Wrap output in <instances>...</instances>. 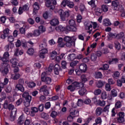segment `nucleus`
Segmentation results:
<instances>
[{
    "label": "nucleus",
    "mask_w": 125,
    "mask_h": 125,
    "mask_svg": "<svg viewBox=\"0 0 125 125\" xmlns=\"http://www.w3.org/2000/svg\"><path fill=\"white\" fill-rule=\"evenodd\" d=\"M10 2L15 6L18 5V1L17 0H11Z\"/></svg>",
    "instance_id": "nucleus-58"
},
{
    "label": "nucleus",
    "mask_w": 125,
    "mask_h": 125,
    "mask_svg": "<svg viewBox=\"0 0 125 125\" xmlns=\"http://www.w3.org/2000/svg\"><path fill=\"white\" fill-rule=\"evenodd\" d=\"M59 15H60L61 19L62 21H65L66 20V17H69V11H65V12L63 10H59L58 11Z\"/></svg>",
    "instance_id": "nucleus-6"
},
{
    "label": "nucleus",
    "mask_w": 125,
    "mask_h": 125,
    "mask_svg": "<svg viewBox=\"0 0 125 125\" xmlns=\"http://www.w3.org/2000/svg\"><path fill=\"white\" fill-rule=\"evenodd\" d=\"M101 92H102V91H101V89H96L94 91V93L95 95H99L100 94H101Z\"/></svg>",
    "instance_id": "nucleus-48"
},
{
    "label": "nucleus",
    "mask_w": 125,
    "mask_h": 125,
    "mask_svg": "<svg viewBox=\"0 0 125 125\" xmlns=\"http://www.w3.org/2000/svg\"><path fill=\"white\" fill-rule=\"evenodd\" d=\"M24 122H25V118H24V116L21 115L18 120V125H23Z\"/></svg>",
    "instance_id": "nucleus-25"
},
{
    "label": "nucleus",
    "mask_w": 125,
    "mask_h": 125,
    "mask_svg": "<svg viewBox=\"0 0 125 125\" xmlns=\"http://www.w3.org/2000/svg\"><path fill=\"white\" fill-rule=\"evenodd\" d=\"M1 60L3 63L1 65L0 71L3 75H7L9 71L8 68L10 67L8 64L9 61L7 58H4L3 57L1 58Z\"/></svg>",
    "instance_id": "nucleus-2"
},
{
    "label": "nucleus",
    "mask_w": 125,
    "mask_h": 125,
    "mask_svg": "<svg viewBox=\"0 0 125 125\" xmlns=\"http://www.w3.org/2000/svg\"><path fill=\"white\" fill-rule=\"evenodd\" d=\"M114 44L115 48H116V49H117V50H120V49H121V43H120L119 42H118L117 41H115Z\"/></svg>",
    "instance_id": "nucleus-36"
},
{
    "label": "nucleus",
    "mask_w": 125,
    "mask_h": 125,
    "mask_svg": "<svg viewBox=\"0 0 125 125\" xmlns=\"http://www.w3.org/2000/svg\"><path fill=\"white\" fill-rule=\"evenodd\" d=\"M13 47H14V44L13 43H9L5 46V49L6 51H9L10 48L12 49Z\"/></svg>",
    "instance_id": "nucleus-23"
},
{
    "label": "nucleus",
    "mask_w": 125,
    "mask_h": 125,
    "mask_svg": "<svg viewBox=\"0 0 125 125\" xmlns=\"http://www.w3.org/2000/svg\"><path fill=\"white\" fill-rule=\"evenodd\" d=\"M81 80L82 81V83H86L87 82V78H86V76L84 74H83L81 76Z\"/></svg>",
    "instance_id": "nucleus-41"
},
{
    "label": "nucleus",
    "mask_w": 125,
    "mask_h": 125,
    "mask_svg": "<svg viewBox=\"0 0 125 125\" xmlns=\"http://www.w3.org/2000/svg\"><path fill=\"white\" fill-rule=\"evenodd\" d=\"M22 97H23V98H25V99H29V97H32L31 96H30L28 91H25L24 92L22 95Z\"/></svg>",
    "instance_id": "nucleus-28"
},
{
    "label": "nucleus",
    "mask_w": 125,
    "mask_h": 125,
    "mask_svg": "<svg viewBox=\"0 0 125 125\" xmlns=\"http://www.w3.org/2000/svg\"><path fill=\"white\" fill-rule=\"evenodd\" d=\"M102 108L101 107H97L96 109V116H99L102 114Z\"/></svg>",
    "instance_id": "nucleus-30"
},
{
    "label": "nucleus",
    "mask_w": 125,
    "mask_h": 125,
    "mask_svg": "<svg viewBox=\"0 0 125 125\" xmlns=\"http://www.w3.org/2000/svg\"><path fill=\"white\" fill-rule=\"evenodd\" d=\"M105 90L106 91H111V85L109 84L106 83L105 86Z\"/></svg>",
    "instance_id": "nucleus-60"
},
{
    "label": "nucleus",
    "mask_w": 125,
    "mask_h": 125,
    "mask_svg": "<svg viewBox=\"0 0 125 125\" xmlns=\"http://www.w3.org/2000/svg\"><path fill=\"white\" fill-rule=\"evenodd\" d=\"M38 30L39 31V32H40V34H42L45 32V27L42 25H41L39 27V29Z\"/></svg>",
    "instance_id": "nucleus-39"
},
{
    "label": "nucleus",
    "mask_w": 125,
    "mask_h": 125,
    "mask_svg": "<svg viewBox=\"0 0 125 125\" xmlns=\"http://www.w3.org/2000/svg\"><path fill=\"white\" fill-rule=\"evenodd\" d=\"M46 39L43 40V42L41 43L39 45L40 48H46L47 46V42Z\"/></svg>",
    "instance_id": "nucleus-22"
},
{
    "label": "nucleus",
    "mask_w": 125,
    "mask_h": 125,
    "mask_svg": "<svg viewBox=\"0 0 125 125\" xmlns=\"http://www.w3.org/2000/svg\"><path fill=\"white\" fill-rule=\"evenodd\" d=\"M31 111H30V116L31 117H34L35 116V113H38L39 112V108L36 107H31Z\"/></svg>",
    "instance_id": "nucleus-14"
},
{
    "label": "nucleus",
    "mask_w": 125,
    "mask_h": 125,
    "mask_svg": "<svg viewBox=\"0 0 125 125\" xmlns=\"http://www.w3.org/2000/svg\"><path fill=\"white\" fill-rule=\"evenodd\" d=\"M121 107H122V103H121L120 101H118L115 104V108L119 109V108H121Z\"/></svg>",
    "instance_id": "nucleus-54"
},
{
    "label": "nucleus",
    "mask_w": 125,
    "mask_h": 125,
    "mask_svg": "<svg viewBox=\"0 0 125 125\" xmlns=\"http://www.w3.org/2000/svg\"><path fill=\"white\" fill-rule=\"evenodd\" d=\"M78 63H79V61H74L70 63V67H74L75 66H77V64H78Z\"/></svg>",
    "instance_id": "nucleus-46"
},
{
    "label": "nucleus",
    "mask_w": 125,
    "mask_h": 125,
    "mask_svg": "<svg viewBox=\"0 0 125 125\" xmlns=\"http://www.w3.org/2000/svg\"><path fill=\"white\" fill-rule=\"evenodd\" d=\"M103 24L104 26H110L111 25V22L108 19H105L103 21Z\"/></svg>",
    "instance_id": "nucleus-34"
},
{
    "label": "nucleus",
    "mask_w": 125,
    "mask_h": 125,
    "mask_svg": "<svg viewBox=\"0 0 125 125\" xmlns=\"http://www.w3.org/2000/svg\"><path fill=\"white\" fill-rule=\"evenodd\" d=\"M51 106V104H50V102H48L45 103L44 105V107L45 109H49L50 108V106Z\"/></svg>",
    "instance_id": "nucleus-59"
},
{
    "label": "nucleus",
    "mask_w": 125,
    "mask_h": 125,
    "mask_svg": "<svg viewBox=\"0 0 125 125\" xmlns=\"http://www.w3.org/2000/svg\"><path fill=\"white\" fill-rule=\"evenodd\" d=\"M83 86H84V84H83V83H79L75 82L72 83V84L69 85L67 87V89H68V90H70L72 92L73 91H75L76 89H78V87H83Z\"/></svg>",
    "instance_id": "nucleus-3"
},
{
    "label": "nucleus",
    "mask_w": 125,
    "mask_h": 125,
    "mask_svg": "<svg viewBox=\"0 0 125 125\" xmlns=\"http://www.w3.org/2000/svg\"><path fill=\"white\" fill-rule=\"evenodd\" d=\"M78 93L80 96H83L86 94V89L85 88L82 87L78 91Z\"/></svg>",
    "instance_id": "nucleus-15"
},
{
    "label": "nucleus",
    "mask_w": 125,
    "mask_h": 125,
    "mask_svg": "<svg viewBox=\"0 0 125 125\" xmlns=\"http://www.w3.org/2000/svg\"><path fill=\"white\" fill-rule=\"evenodd\" d=\"M70 115L67 117L68 122H73L74 117H78L79 116V111H76L75 108H71L70 110Z\"/></svg>",
    "instance_id": "nucleus-5"
},
{
    "label": "nucleus",
    "mask_w": 125,
    "mask_h": 125,
    "mask_svg": "<svg viewBox=\"0 0 125 125\" xmlns=\"http://www.w3.org/2000/svg\"><path fill=\"white\" fill-rule=\"evenodd\" d=\"M84 103L86 104V105H90L91 104V100L89 99H86L84 101Z\"/></svg>",
    "instance_id": "nucleus-52"
},
{
    "label": "nucleus",
    "mask_w": 125,
    "mask_h": 125,
    "mask_svg": "<svg viewBox=\"0 0 125 125\" xmlns=\"http://www.w3.org/2000/svg\"><path fill=\"white\" fill-rule=\"evenodd\" d=\"M92 25L94 29H96L97 27V23L96 22H88L85 23V28L86 30H90V28H92Z\"/></svg>",
    "instance_id": "nucleus-7"
},
{
    "label": "nucleus",
    "mask_w": 125,
    "mask_h": 125,
    "mask_svg": "<svg viewBox=\"0 0 125 125\" xmlns=\"http://www.w3.org/2000/svg\"><path fill=\"white\" fill-rule=\"evenodd\" d=\"M83 103H84V101L83 100L81 99H78V101L77 102L78 106H82Z\"/></svg>",
    "instance_id": "nucleus-53"
},
{
    "label": "nucleus",
    "mask_w": 125,
    "mask_h": 125,
    "mask_svg": "<svg viewBox=\"0 0 125 125\" xmlns=\"http://www.w3.org/2000/svg\"><path fill=\"white\" fill-rule=\"evenodd\" d=\"M74 2L68 0V2L67 3V6H68V7H70V8H73L74 7Z\"/></svg>",
    "instance_id": "nucleus-56"
},
{
    "label": "nucleus",
    "mask_w": 125,
    "mask_h": 125,
    "mask_svg": "<svg viewBox=\"0 0 125 125\" xmlns=\"http://www.w3.org/2000/svg\"><path fill=\"white\" fill-rule=\"evenodd\" d=\"M54 69V65L53 63H50L49 67L46 70L47 73H51V71Z\"/></svg>",
    "instance_id": "nucleus-32"
},
{
    "label": "nucleus",
    "mask_w": 125,
    "mask_h": 125,
    "mask_svg": "<svg viewBox=\"0 0 125 125\" xmlns=\"http://www.w3.org/2000/svg\"><path fill=\"white\" fill-rule=\"evenodd\" d=\"M118 86H120V87L123 85V80L122 78L121 80H118L117 82Z\"/></svg>",
    "instance_id": "nucleus-57"
},
{
    "label": "nucleus",
    "mask_w": 125,
    "mask_h": 125,
    "mask_svg": "<svg viewBox=\"0 0 125 125\" xmlns=\"http://www.w3.org/2000/svg\"><path fill=\"white\" fill-rule=\"evenodd\" d=\"M96 79H101L102 78V73L100 72H96L95 74Z\"/></svg>",
    "instance_id": "nucleus-42"
},
{
    "label": "nucleus",
    "mask_w": 125,
    "mask_h": 125,
    "mask_svg": "<svg viewBox=\"0 0 125 125\" xmlns=\"http://www.w3.org/2000/svg\"><path fill=\"white\" fill-rule=\"evenodd\" d=\"M124 36L125 33H124V32H121L120 34H117L116 36V38H117V39H118V40H120V39L124 38Z\"/></svg>",
    "instance_id": "nucleus-43"
},
{
    "label": "nucleus",
    "mask_w": 125,
    "mask_h": 125,
    "mask_svg": "<svg viewBox=\"0 0 125 125\" xmlns=\"http://www.w3.org/2000/svg\"><path fill=\"white\" fill-rule=\"evenodd\" d=\"M111 93L113 97H116L117 96V91L115 89H113L111 91Z\"/></svg>",
    "instance_id": "nucleus-62"
},
{
    "label": "nucleus",
    "mask_w": 125,
    "mask_h": 125,
    "mask_svg": "<svg viewBox=\"0 0 125 125\" xmlns=\"http://www.w3.org/2000/svg\"><path fill=\"white\" fill-rule=\"evenodd\" d=\"M69 26H66L67 31L68 32H77V27H76V22L74 20H70L68 21Z\"/></svg>",
    "instance_id": "nucleus-4"
},
{
    "label": "nucleus",
    "mask_w": 125,
    "mask_h": 125,
    "mask_svg": "<svg viewBox=\"0 0 125 125\" xmlns=\"http://www.w3.org/2000/svg\"><path fill=\"white\" fill-rule=\"evenodd\" d=\"M57 56V52L55 51H53L50 54V57H51V59L53 60V59H55Z\"/></svg>",
    "instance_id": "nucleus-31"
},
{
    "label": "nucleus",
    "mask_w": 125,
    "mask_h": 125,
    "mask_svg": "<svg viewBox=\"0 0 125 125\" xmlns=\"http://www.w3.org/2000/svg\"><path fill=\"white\" fill-rule=\"evenodd\" d=\"M102 99L105 100L107 98V93L105 91H103L101 94Z\"/></svg>",
    "instance_id": "nucleus-44"
},
{
    "label": "nucleus",
    "mask_w": 125,
    "mask_h": 125,
    "mask_svg": "<svg viewBox=\"0 0 125 125\" xmlns=\"http://www.w3.org/2000/svg\"><path fill=\"white\" fill-rule=\"evenodd\" d=\"M51 78L50 77H46V78H44L42 81H43L46 84H50L51 83Z\"/></svg>",
    "instance_id": "nucleus-24"
},
{
    "label": "nucleus",
    "mask_w": 125,
    "mask_h": 125,
    "mask_svg": "<svg viewBox=\"0 0 125 125\" xmlns=\"http://www.w3.org/2000/svg\"><path fill=\"white\" fill-rule=\"evenodd\" d=\"M97 59V55L95 54H93L91 56V60L92 61H96V60Z\"/></svg>",
    "instance_id": "nucleus-49"
},
{
    "label": "nucleus",
    "mask_w": 125,
    "mask_h": 125,
    "mask_svg": "<svg viewBox=\"0 0 125 125\" xmlns=\"http://www.w3.org/2000/svg\"><path fill=\"white\" fill-rule=\"evenodd\" d=\"M63 41L65 43L63 42V38H59L58 40V43L59 47H64L65 45L66 47H72L75 46L76 42V39L74 37L65 36L63 38Z\"/></svg>",
    "instance_id": "nucleus-1"
},
{
    "label": "nucleus",
    "mask_w": 125,
    "mask_h": 125,
    "mask_svg": "<svg viewBox=\"0 0 125 125\" xmlns=\"http://www.w3.org/2000/svg\"><path fill=\"white\" fill-rule=\"evenodd\" d=\"M102 9L104 12H107L108 11V6L106 5H103L102 6Z\"/></svg>",
    "instance_id": "nucleus-50"
},
{
    "label": "nucleus",
    "mask_w": 125,
    "mask_h": 125,
    "mask_svg": "<svg viewBox=\"0 0 125 125\" xmlns=\"http://www.w3.org/2000/svg\"><path fill=\"white\" fill-rule=\"evenodd\" d=\"M17 112V109L14 108L11 110V115H10V120L12 122H13L15 120V117H16V114Z\"/></svg>",
    "instance_id": "nucleus-11"
},
{
    "label": "nucleus",
    "mask_w": 125,
    "mask_h": 125,
    "mask_svg": "<svg viewBox=\"0 0 125 125\" xmlns=\"http://www.w3.org/2000/svg\"><path fill=\"white\" fill-rule=\"evenodd\" d=\"M20 74L19 73L15 74V75H13V80H18L19 78H20Z\"/></svg>",
    "instance_id": "nucleus-55"
},
{
    "label": "nucleus",
    "mask_w": 125,
    "mask_h": 125,
    "mask_svg": "<svg viewBox=\"0 0 125 125\" xmlns=\"http://www.w3.org/2000/svg\"><path fill=\"white\" fill-rule=\"evenodd\" d=\"M40 90L41 92H43V94L45 96H47L49 94V91L47 89V86H46V85L41 86Z\"/></svg>",
    "instance_id": "nucleus-10"
},
{
    "label": "nucleus",
    "mask_w": 125,
    "mask_h": 125,
    "mask_svg": "<svg viewBox=\"0 0 125 125\" xmlns=\"http://www.w3.org/2000/svg\"><path fill=\"white\" fill-rule=\"evenodd\" d=\"M35 53V50L33 48H29L27 51V54L29 55H34Z\"/></svg>",
    "instance_id": "nucleus-35"
},
{
    "label": "nucleus",
    "mask_w": 125,
    "mask_h": 125,
    "mask_svg": "<svg viewBox=\"0 0 125 125\" xmlns=\"http://www.w3.org/2000/svg\"><path fill=\"white\" fill-rule=\"evenodd\" d=\"M69 2V0H63L61 4V7H65L66 5H67L68 3Z\"/></svg>",
    "instance_id": "nucleus-38"
},
{
    "label": "nucleus",
    "mask_w": 125,
    "mask_h": 125,
    "mask_svg": "<svg viewBox=\"0 0 125 125\" xmlns=\"http://www.w3.org/2000/svg\"><path fill=\"white\" fill-rule=\"evenodd\" d=\"M98 102L99 103V105H100V106H101L102 107L105 106V101H101L100 100H99Z\"/></svg>",
    "instance_id": "nucleus-61"
},
{
    "label": "nucleus",
    "mask_w": 125,
    "mask_h": 125,
    "mask_svg": "<svg viewBox=\"0 0 125 125\" xmlns=\"http://www.w3.org/2000/svg\"><path fill=\"white\" fill-rule=\"evenodd\" d=\"M88 3L91 5L92 7H95V0H91Z\"/></svg>",
    "instance_id": "nucleus-47"
},
{
    "label": "nucleus",
    "mask_w": 125,
    "mask_h": 125,
    "mask_svg": "<svg viewBox=\"0 0 125 125\" xmlns=\"http://www.w3.org/2000/svg\"><path fill=\"white\" fill-rule=\"evenodd\" d=\"M41 117L42 119L44 120H49V115L47 113H45L44 112H42L41 114Z\"/></svg>",
    "instance_id": "nucleus-27"
},
{
    "label": "nucleus",
    "mask_w": 125,
    "mask_h": 125,
    "mask_svg": "<svg viewBox=\"0 0 125 125\" xmlns=\"http://www.w3.org/2000/svg\"><path fill=\"white\" fill-rule=\"evenodd\" d=\"M67 66V62L65 61H62V67L63 69H66Z\"/></svg>",
    "instance_id": "nucleus-63"
},
{
    "label": "nucleus",
    "mask_w": 125,
    "mask_h": 125,
    "mask_svg": "<svg viewBox=\"0 0 125 125\" xmlns=\"http://www.w3.org/2000/svg\"><path fill=\"white\" fill-rule=\"evenodd\" d=\"M28 85L29 88H33V87H35V86H36V83L33 82H31L28 83Z\"/></svg>",
    "instance_id": "nucleus-45"
},
{
    "label": "nucleus",
    "mask_w": 125,
    "mask_h": 125,
    "mask_svg": "<svg viewBox=\"0 0 125 125\" xmlns=\"http://www.w3.org/2000/svg\"><path fill=\"white\" fill-rule=\"evenodd\" d=\"M54 71L55 75H59V71H61V66L58 64H55Z\"/></svg>",
    "instance_id": "nucleus-16"
},
{
    "label": "nucleus",
    "mask_w": 125,
    "mask_h": 125,
    "mask_svg": "<svg viewBox=\"0 0 125 125\" xmlns=\"http://www.w3.org/2000/svg\"><path fill=\"white\" fill-rule=\"evenodd\" d=\"M113 38H116V35H115L114 33H112V32H109L108 36H107L108 41H111Z\"/></svg>",
    "instance_id": "nucleus-37"
},
{
    "label": "nucleus",
    "mask_w": 125,
    "mask_h": 125,
    "mask_svg": "<svg viewBox=\"0 0 125 125\" xmlns=\"http://www.w3.org/2000/svg\"><path fill=\"white\" fill-rule=\"evenodd\" d=\"M67 26L66 27H62V25H59V26H57L55 28L56 31L58 32H69V31L67 30Z\"/></svg>",
    "instance_id": "nucleus-13"
},
{
    "label": "nucleus",
    "mask_w": 125,
    "mask_h": 125,
    "mask_svg": "<svg viewBox=\"0 0 125 125\" xmlns=\"http://www.w3.org/2000/svg\"><path fill=\"white\" fill-rule=\"evenodd\" d=\"M33 14L36 15L38 13V11L40 10L41 7L40 6V4L38 2H35L33 5Z\"/></svg>",
    "instance_id": "nucleus-8"
},
{
    "label": "nucleus",
    "mask_w": 125,
    "mask_h": 125,
    "mask_svg": "<svg viewBox=\"0 0 125 125\" xmlns=\"http://www.w3.org/2000/svg\"><path fill=\"white\" fill-rule=\"evenodd\" d=\"M41 34V31H40V30H39L38 29L35 30L33 32L34 37H39V36H40Z\"/></svg>",
    "instance_id": "nucleus-40"
},
{
    "label": "nucleus",
    "mask_w": 125,
    "mask_h": 125,
    "mask_svg": "<svg viewBox=\"0 0 125 125\" xmlns=\"http://www.w3.org/2000/svg\"><path fill=\"white\" fill-rule=\"evenodd\" d=\"M48 73L47 72H43L42 73V75H41V79H42V81L43 79H44L45 78H46V76H47V74Z\"/></svg>",
    "instance_id": "nucleus-51"
},
{
    "label": "nucleus",
    "mask_w": 125,
    "mask_h": 125,
    "mask_svg": "<svg viewBox=\"0 0 125 125\" xmlns=\"http://www.w3.org/2000/svg\"><path fill=\"white\" fill-rule=\"evenodd\" d=\"M10 62L11 63L12 67H15L18 64V60L16 58H12L10 60Z\"/></svg>",
    "instance_id": "nucleus-20"
},
{
    "label": "nucleus",
    "mask_w": 125,
    "mask_h": 125,
    "mask_svg": "<svg viewBox=\"0 0 125 125\" xmlns=\"http://www.w3.org/2000/svg\"><path fill=\"white\" fill-rule=\"evenodd\" d=\"M50 23L52 26H57L59 24V20L58 19L54 18L50 21Z\"/></svg>",
    "instance_id": "nucleus-18"
},
{
    "label": "nucleus",
    "mask_w": 125,
    "mask_h": 125,
    "mask_svg": "<svg viewBox=\"0 0 125 125\" xmlns=\"http://www.w3.org/2000/svg\"><path fill=\"white\" fill-rule=\"evenodd\" d=\"M117 122L120 123L125 122V113L120 112L118 113V118H117Z\"/></svg>",
    "instance_id": "nucleus-9"
},
{
    "label": "nucleus",
    "mask_w": 125,
    "mask_h": 125,
    "mask_svg": "<svg viewBox=\"0 0 125 125\" xmlns=\"http://www.w3.org/2000/svg\"><path fill=\"white\" fill-rule=\"evenodd\" d=\"M79 69L81 72L84 73L87 69V66H86V64L82 63L80 65Z\"/></svg>",
    "instance_id": "nucleus-19"
},
{
    "label": "nucleus",
    "mask_w": 125,
    "mask_h": 125,
    "mask_svg": "<svg viewBox=\"0 0 125 125\" xmlns=\"http://www.w3.org/2000/svg\"><path fill=\"white\" fill-rule=\"evenodd\" d=\"M108 84H114L115 83V81H114V80H113V79L112 78H109L108 79Z\"/></svg>",
    "instance_id": "nucleus-64"
},
{
    "label": "nucleus",
    "mask_w": 125,
    "mask_h": 125,
    "mask_svg": "<svg viewBox=\"0 0 125 125\" xmlns=\"http://www.w3.org/2000/svg\"><path fill=\"white\" fill-rule=\"evenodd\" d=\"M16 88L18 89V90H20L21 92H24V91H25L24 86H23V85L21 84H17L16 85Z\"/></svg>",
    "instance_id": "nucleus-21"
},
{
    "label": "nucleus",
    "mask_w": 125,
    "mask_h": 125,
    "mask_svg": "<svg viewBox=\"0 0 125 125\" xmlns=\"http://www.w3.org/2000/svg\"><path fill=\"white\" fill-rule=\"evenodd\" d=\"M45 1H46V5L47 7H49L50 10H53V9L55 8V6L51 5V1L50 0H45Z\"/></svg>",
    "instance_id": "nucleus-12"
},
{
    "label": "nucleus",
    "mask_w": 125,
    "mask_h": 125,
    "mask_svg": "<svg viewBox=\"0 0 125 125\" xmlns=\"http://www.w3.org/2000/svg\"><path fill=\"white\" fill-rule=\"evenodd\" d=\"M119 2L113 1L112 2V6L114 10H118V7H119Z\"/></svg>",
    "instance_id": "nucleus-26"
},
{
    "label": "nucleus",
    "mask_w": 125,
    "mask_h": 125,
    "mask_svg": "<svg viewBox=\"0 0 125 125\" xmlns=\"http://www.w3.org/2000/svg\"><path fill=\"white\" fill-rule=\"evenodd\" d=\"M76 59V54H69L67 57V59L70 61H73V60Z\"/></svg>",
    "instance_id": "nucleus-33"
},
{
    "label": "nucleus",
    "mask_w": 125,
    "mask_h": 125,
    "mask_svg": "<svg viewBox=\"0 0 125 125\" xmlns=\"http://www.w3.org/2000/svg\"><path fill=\"white\" fill-rule=\"evenodd\" d=\"M104 84L105 82H102V81H99L96 83V85L99 88H101Z\"/></svg>",
    "instance_id": "nucleus-29"
},
{
    "label": "nucleus",
    "mask_w": 125,
    "mask_h": 125,
    "mask_svg": "<svg viewBox=\"0 0 125 125\" xmlns=\"http://www.w3.org/2000/svg\"><path fill=\"white\" fill-rule=\"evenodd\" d=\"M31 101L32 97H29L28 99H25L23 102L24 106L25 107H29V106H30V103H31Z\"/></svg>",
    "instance_id": "nucleus-17"
}]
</instances>
